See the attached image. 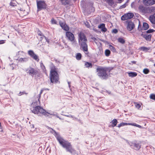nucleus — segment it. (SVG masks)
I'll return each instance as SVG.
<instances>
[{"label": "nucleus", "mask_w": 155, "mask_h": 155, "mask_svg": "<svg viewBox=\"0 0 155 155\" xmlns=\"http://www.w3.org/2000/svg\"><path fill=\"white\" fill-rule=\"evenodd\" d=\"M33 105V103H32L31 106L33 107V108H31V109L32 112L34 113L37 114H41L44 115H46L47 116H49V115L55 116L58 118L60 119H61V118L58 116L57 113L54 114L53 112H47L43 108L40 106H38L36 107H34Z\"/></svg>", "instance_id": "obj_1"}, {"label": "nucleus", "mask_w": 155, "mask_h": 155, "mask_svg": "<svg viewBox=\"0 0 155 155\" xmlns=\"http://www.w3.org/2000/svg\"><path fill=\"white\" fill-rule=\"evenodd\" d=\"M57 138L60 144L64 148H65L67 151L71 153L74 151V150L72 148L71 146L70 143L64 140L60 136H57Z\"/></svg>", "instance_id": "obj_2"}, {"label": "nucleus", "mask_w": 155, "mask_h": 155, "mask_svg": "<svg viewBox=\"0 0 155 155\" xmlns=\"http://www.w3.org/2000/svg\"><path fill=\"white\" fill-rule=\"evenodd\" d=\"M79 44L81 45L84 51H87V46L86 44L87 40L84 34L82 33H80L79 35Z\"/></svg>", "instance_id": "obj_3"}, {"label": "nucleus", "mask_w": 155, "mask_h": 155, "mask_svg": "<svg viewBox=\"0 0 155 155\" xmlns=\"http://www.w3.org/2000/svg\"><path fill=\"white\" fill-rule=\"evenodd\" d=\"M51 81L52 83H57L59 80L58 74L54 68H51L49 76Z\"/></svg>", "instance_id": "obj_4"}, {"label": "nucleus", "mask_w": 155, "mask_h": 155, "mask_svg": "<svg viewBox=\"0 0 155 155\" xmlns=\"http://www.w3.org/2000/svg\"><path fill=\"white\" fill-rule=\"evenodd\" d=\"M97 75L102 79H105L107 77L106 73V70L105 68L102 67H99L97 69Z\"/></svg>", "instance_id": "obj_5"}, {"label": "nucleus", "mask_w": 155, "mask_h": 155, "mask_svg": "<svg viewBox=\"0 0 155 155\" xmlns=\"http://www.w3.org/2000/svg\"><path fill=\"white\" fill-rule=\"evenodd\" d=\"M38 8L37 11H38L46 8V4L45 2L42 1H39L37 2Z\"/></svg>", "instance_id": "obj_6"}, {"label": "nucleus", "mask_w": 155, "mask_h": 155, "mask_svg": "<svg viewBox=\"0 0 155 155\" xmlns=\"http://www.w3.org/2000/svg\"><path fill=\"white\" fill-rule=\"evenodd\" d=\"M155 31L153 29H150L146 31V33L145 34L143 35L142 34V35L143 37L146 40H150L151 37V34H148V33H150L152 32H153Z\"/></svg>", "instance_id": "obj_7"}, {"label": "nucleus", "mask_w": 155, "mask_h": 155, "mask_svg": "<svg viewBox=\"0 0 155 155\" xmlns=\"http://www.w3.org/2000/svg\"><path fill=\"white\" fill-rule=\"evenodd\" d=\"M134 16V14L132 13H128L125 14L122 16L121 19L123 21H125L132 18Z\"/></svg>", "instance_id": "obj_8"}, {"label": "nucleus", "mask_w": 155, "mask_h": 155, "mask_svg": "<svg viewBox=\"0 0 155 155\" xmlns=\"http://www.w3.org/2000/svg\"><path fill=\"white\" fill-rule=\"evenodd\" d=\"M149 25L146 22H143V26L141 27V25L139 21V24L138 26V29L139 31L145 30L149 28Z\"/></svg>", "instance_id": "obj_9"}, {"label": "nucleus", "mask_w": 155, "mask_h": 155, "mask_svg": "<svg viewBox=\"0 0 155 155\" xmlns=\"http://www.w3.org/2000/svg\"><path fill=\"white\" fill-rule=\"evenodd\" d=\"M127 30L129 31L132 30L135 27V25L133 22L131 21H127Z\"/></svg>", "instance_id": "obj_10"}, {"label": "nucleus", "mask_w": 155, "mask_h": 155, "mask_svg": "<svg viewBox=\"0 0 155 155\" xmlns=\"http://www.w3.org/2000/svg\"><path fill=\"white\" fill-rule=\"evenodd\" d=\"M143 4L146 6L152 5L155 4V0H143Z\"/></svg>", "instance_id": "obj_11"}, {"label": "nucleus", "mask_w": 155, "mask_h": 155, "mask_svg": "<svg viewBox=\"0 0 155 155\" xmlns=\"http://www.w3.org/2000/svg\"><path fill=\"white\" fill-rule=\"evenodd\" d=\"M28 54L33 59L37 61H39V59L38 56L34 53V52L32 51H28Z\"/></svg>", "instance_id": "obj_12"}, {"label": "nucleus", "mask_w": 155, "mask_h": 155, "mask_svg": "<svg viewBox=\"0 0 155 155\" xmlns=\"http://www.w3.org/2000/svg\"><path fill=\"white\" fill-rule=\"evenodd\" d=\"M66 36L68 39L71 41H72L74 39V35L71 32L67 31L66 33Z\"/></svg>", "instance_id": "obj_13"}, {"label": "nucleus", "mask_w": 155, "mask_h": 155, "mask_svg": "<svg viewBox=\"0 0 155 155\" xmlns=\"http://www.w3.org/2000/svg\"><path fill=\"white\" fill-rule=\"evenodd\" d=\"M59 25L64 30L68 31L69 30V28L66 24L64 22L59 21Z\"/></svg>", "instance_id": "obj_14"}, {"label": "nucleus", "mask_w": 155, "mask_h": 155, "mask_svg": "<svg viewBox=\"0 0 155 155\" xmlns=\"http://www.w3.org/2000/svg\"><path fill=\"white\" fill-rule=\"evenodd\" d=\"M131 146H134V148L136 150L140 149L141 147V145L140 143L133 142Z\"/></svg>", "instance_id": "obj_15"}, {"label": "nucleus", "mask_w": 155, "mask_h": 155, "mask_svg": "<svg viewBox=\"0 0 155 155\" xmlns=\"http://www.w3.org/2000/svg\"><path fill=\"white\" fill-rule=\"evenodd\" d=\"M27 72L31 75H35L36 74V72L35 71L33 68H28L26 70Z\"/></svg>", "instance_id": "obj_16"}, {"label": "nucleus", "mask_w": 155, "mask_h": 155, "mask_svg": "<svg viewBox=\"0 0 155 155\" xmlns=\"http://www.w3.org/2000/svg\"><path fill=\"white\" fill-rule=\"evenodd\" d=\"M138 9L140 12L142 13H145L146 11V8L143 5H139Z\"/></svg>", "instance_id": "obj_17"}, {"label": "nucleus", "mask_w": 155, "mask_h": 155, "mask_svg": "<svg viewBox=\"0 0 155 155\" xmlns=\"http://www.w3.org/2000/svg\"><path fill=\"white\" fill-rule=\"evenodd\" d=\"M149 20L152 24H155V13L150 16Z\"/></svg>", "instance_id": "obj_18"}, {"label": "nucleus", "mask_w": 155, "mask_h": 155, "mask_svg": "<svg viewBox=\"0 0 155 155\" xmlns=\"http://www.w3.org/2000/svg\"><path fill=\"white\" fill-rule=\"evenodd\" d=\"M129 76L130 77L133 78L136 76L137 75V74L136 72H130L128 73Z\"/></svg>", "instance_id": "obj_19"}, {"label": "nucleus", "mask_w": 155, "mask_h": 155, "mask_svg": "<svg viewBox=\"0 0 155 155\" xmlns=\"http://www.w3.org/2000/svg\"><path fill=\"white\" fill-rule=\"evenodd\" d=\"M105 25L104 24H102L99 25L98 27L99 28H101L102 30L103 31H106L107 29L104 28Z\"/></svg>", "instance_id": "obj_20"}, {"label": "nucleus", "mask_w": 155, "mask_h": 155, "mask_svg": "<svg viewBox=\"0 0 155 155\" xmlns=\"http://www.w3.org/2000/svg\"><path fill=\"white\" fill-rule=\"evenodd\" d=\"M132 125L133 126H134L137 127H138L140 128H141L142 127L138 124H136V123H127V125Z\"/></svg>", "instance_id": "obj_21"}, {"label": "nucleus", "mask_w": 155, "mask_h": 155, "mask_svg": "<svg viewBox=\"0 0 155 155\" xmlns=\"http://www.w3.org/2000/svg\"><path fill=\"white\" fill-rule=\"evenodd\" d=\"M28 60V58H19L18 61L21 62H25L27 61Z\"/></svg>", "instance_id": "obj_22"}, {"label": "nucleus", "mask_w": 155, "mask_h": 155, "mask_svg": "<svg viewBox=\"0 0 155 155\" xmlns=\"http://www.w3.org/2000/svg\"><path fill=\"white\" fill-rule=\"evenodd\" d=\"M117 123V121L116 119H113L112 121V126L114 127L116 126Z\"/></svg>", "instance_id": "obj_23"}, {"label": "nucleus", "mask_w": 155, "mask_h": 155, "mask_svg": "<svg viewBox=\"0 0 155 155\" xmlns=\"http://www.w3.org/2000/svg\"><path fill=\"white\" fill-rule=\"evenodd\" d=\"M16 2L15 0H11L10 5L12 6H15L16 5Z\"/></svg>", "instance_id": "obj_24"}, {"label": "nucleus", "mask_w": 155, "mask_h": 155, "mask_svg": "<svg viewBox=\"0 0 155 155\" xmlns=\"http://www.w3.org/2000/svg\"><path fill=\"white\" fill-rule=\"evenodd\" d=\"M140 49L143 51H147L149 50V48L144 47H141L140 48Z\"/></svg>", "instance_id": "obj_25"}, {"label": "nucleus", "mask_w": 155, "mask_h": 155, "mask_svg": "<svg viewBox=\"0 0 155 155\" xmlns=\"http://www.w3.org/2000/svg\"><path fill=\"white\" fill-rule=\"evenodd\" d=\"M106 1L111 6H112L114 4V2L113 0H106Z\"/></svg>", "instance_id": "obj_26"}, {"label": "nucleus", "mask_w": 155, "mask_h": 155, "mask_svg": "<svg viewBox=\"0 0 155 155\" xmlns=\"http://www.w3.org/2000/svg\"><path fill=\"white\" fill-rule=\"evenodd\" d=\"M117 40L118 42L122 44H124L125 42L124 40L122 38H119Z\"/></svg>", "instance_id": "obj_27"}, {"label": "nucleus", "mask_w": 155, "mask_h": 155, "mask_svg": "<svg viewBox=\"0 0 155 155\" xmlns=\"http://www.w3.org/2000/svg\"><path fill=\"white\" fill-rule=\"evenodd\" d=\"M81 54L80 53H78L76 55V58L77 60H79L81 59Z\"/></svg>", "instance_id": "obj_28"}, {"label": "nucleus", "mask_w": 155, "mask_h": 155, "mask_svg": "<svg viewBox=\"0 0 155 155\" xmlns=\"http://www.w3.org/2000/svg\"><path fill=\"white\" fill-rule=\"evenodd\" d=\"M110 53V51L109 50H106L105 51V54L106 56H108Z\"/></svg>", "instance_id": "obj_29"}, {"label": "nucleus", "mask_w": 155, "mask_h": 155, "mask_svg": "<svg viewBox=\"0 0 155 155\" xmlns=\"http://www.w3.org/2000/svg\"><path fill=\"white\" fill-rule=\"evenodd\" d=\"M125 125H127V123H122L118 125L117 127H121Z\"/></svg>", "instance_id": "obj_30"}, {"label": "nucleus", "mask_w": 155, "mask_h": 155, "mask_svg": "<svg viewBox=\"0 0 155 155\" xmlns=\"http://www.w3.org/2000/svg\"><path fill=\"white\" fill-rule=\"evenodd\" d=\"M143 72L144 74H147L149 73V70L147 68H145L143 70Z\"/></svg>", "instance_id": "obj_31"}, {"label": "nucleus", "mask_w": 155, "mask_h": 155, "mask_svg": "<svg viewBox=\"0 0 155 155\" xmlns=\"http://www.w3.org/2000/svg\"><path fill=\"white\" fill-rule=\"evenodd\" d=\"M85 65L86 67H91L92 66V65H91V63H89V62L86 63L85 64Z\"/></svg>", "instance_id": "obj_32"}, {"label": "nucleus", "mask_w": 155, "mask_h": 155, "mask_svg": "<svg viewBox=\"0 0 155 155\" xmlns=\"http://www.w3.org/2000/svg\"><path fill=\"white\" fill-rule=\"evenodd\" d=\"M51 22L52 24H56L57 23V21L53 18L51 20Z\"/></svg>", "instance_id": "obj_33"}, {"label": "nucleus", "mask_w": 155, "mask_h": 155, "mask_svg": "<svg viewBox=\"0 0 155 155\" xmlns=\"http://www.w3.org/2000/svg\"><path fill=\"white\" fill-rule=\"evenodd\" d=\"M109 48L111 50H112L113 52H115V49L114 47L112 45L109 46Z\"/></svg>", "instance_id": "obj_34"}, {"label": "nucleus", "mask_w": 155, "mask_h": 155, "mask_svg": "<svg viewBox=\"0 0 155 155\" xmlns=\"http://www.w3.org/2000/svg\"><path fill=\"white\" fill-rule=\"evenodd\" d=\"M150 97L151 99L155 100V95L153 94H151L150 96Z\"/></svg>", "instance_id": "obj_35"}, {"label": "nucleus", "mask_w": 155, "mask_h": 155, "mask_svg": "<svg viewBox=\"0 0 155 155\" xmlns=\"http://www.w3.org/2000/svg\"><path fill=\"white\" fill-rule=\"evenodd\" d=\"M85 25L88 28H90V25L89 23L87 21H86L84 23Z\"/></svg>", "instance_id": "obj_36"}, {"label": "nucleus", "mask_w": 155, "mask_h": 155, "mask_svg": "<svg viewBox=\"0 0 155 155\" xmlns=\"http://www.w3.org/2000/svg\"><path fill=\"white\" fill-rule=\"evenodd\" d=\"M135 106L136 108H137L138 109H139L140 108L141 106L139 104H136L135 105Z\"/></svg>", "instance_id": "obj_37"}, {"label": "nucleus", "mask_w": 155, "mask_h": 155, "mask_svg": "<svg viewBox=\"0 0 155 155\" xmlns=\"http://www.w3.org/2000/svg\"><path fill=\"white\" fill-rule=\"evenodd\" d=\"M126 4H124V5H123L120 6V8L122 9V8H124L126 7Z\"/></svg>", "instance_id": "obj_38"}, {"label": "nucleus", "mask_w": 155, "mask_h": 155, "mask_svg": "<svg viewBox=\"0 0 155 155\" xmlns=\"http://www.w3.org/2000/svg\"><path fill=\"white\" fill-rule=\"evenodd\" d=\"M113 32L115 33H116L117 32V31L116 29H114L113 30Z\"/></svg>", "instance_id": "obj_39"}, {"label": "nucleus", "mask_w": 155, "mask_h": 155, "mask_svg": "<svg viewBox=\"0 0 155 155\" xmlns=\"http://www.w3.org/2000/svg\"><path fill=\"white\" fill-rule=\"evenodd\" d=\"M4 43V40L0 41V44H2Z\"/></svg>", "instance_id": "obj_40"}, {"label": "nucleus", "mask_w": 155, "mask_h": 155, "mask_svg": "<svg viewBox=\"0 0 155 155\" xmlns=\"http://www.w3.org/2000/svg\"><path fill=\"white\" fill-rule=\"evenodd\" d=\"M66 116H67V117H71V118H73V117L72 116H67V115H65Z\"/></svg>", "instance_id": "obj_41"}, {"label": "nucleus", "mask_w": 155, "mask_h": 155, "mask_svg": "<svg viewBox=\"0 0 155 155\" xmlns=\"http://www.w3.org/2000/svg\"><path fill=\"white\" fill-rule=\"evenodd\" d=\"M41 92L40 94H39V98H40V97H41Z\"/></svg>", "instance_id": "obj_42"}, {"label": "nucleus", "mask_w": 155, "mask_h": 155, "mask_svg": "<svg viewBox=\"0 0 155 155\" xmlns=\"http://www.w3.org/2000/svg\"><path fill=\"white\" fill-rule=\"evenodd\" d=\"M68 84L69 85V87H70V83L69 82H68Z\"/></svg>", "instance_id": "obj_43"}, {"label": "nucleus", "mask_w": 155, "mask_h": 155, "mask_svg": "<svg viewBox=\"0 0 155 155\" xmlns=\"http://www.w3.org/2000/svg\"><path fill=\"white\" fill-rule=\"evenodd\" d=\"M32 127L33 128H34V125H32Z\"/></svg>", "instance_id": "obj_44"}, {"label": "nucleus", "mask_w": 155, "mask_h": 155, "mask_svg": "<svg viewBox=\"0 0 155 155\" xmlns=\"http://www.w3.org/2000/svg\"><path fill=\"white\" fill-rule=\"evenodd\" d=\"M22 94L21 93H19V95H21Z\"/></svg>", "instance_id": "obj_45"}, {"label": "nucleus", "mask_w": 155, "mask_h": 155, "mask_svg": "<svg viewBox=\"0 0 155 155\" xmlns=\"http://www.w3.org/2000/svg\"><path fill=\"white\" fill-rule=\"evenodd\" d=\"M151 8V9L152 10L154 9V8Z\"/></svg>", "instance_id": "obj_46"}, {"label": "nucleus", "mask_w": 155, "mask_h": 155, "mask_svg": "<svg viewBox=\"0 0 155 155\" xmlns=\"http://www.w3.org/2000/svg\"><path fill=\"white\" fill-rule=\"evenodd\" d=\"M34 104H35V105H36L37 104H36V103H35V102L34 103Z\"/></svg>", "instance_id": "obj_47"}, {"label": "nucleus", "mask_w": 155, "mask_h": 155, "mask_svg": "<svg viewBox=\"0 0 155 155\" xmlns=\"http://www.w3.org/2000/svg\"><path fill=\"white\" fill-rule=\"evenodd\" d=\"M1 123H0V127H1Z\"/></svg>", "instance_id": "obj_48"}, {"label": "nucleus", "mask_w": 155, "mask_h": 155, "mask_svg": "<svg viewBox=\"0 0 155 155\" xmlns=\"http://www.w3.org/2000/svg\"><path fill=\"white\" fill-rule=\"evenodd\" d=\"M154 66L155 67V64H154Z\"/></svg>", "instance_id": "obj_49"}]
</instances>
